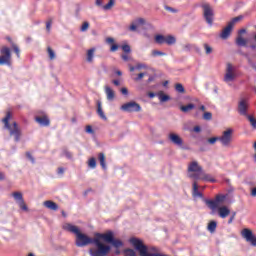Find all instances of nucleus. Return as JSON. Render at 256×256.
<instances>
[{"label": "nucleus", "mask_w": 256, "mask_h": 256, "mask_svg": "<svg viewBox=\"0 0 256 256\" xmlns=\"http://www.w3.org/2000/svg\"><path fill=\"white\" fill-rule=\"evenodd\" d=\"M137 25L132 23L131 26L129 27V30L132 31V32H135L137 30Z\"/></svg>", "instance_id": "6e6d98bb"}, {"label": "nucleus", "mask_w": 256, "mask_h": 256, "mask_svg": "<svg viewBox=\"0 0 256 256\" xmlns=\"http://www.w3.org/2000/svg\"><path fill=\"white\" fill-rule=\"evenodd\" d=\"M88 167L90 169H96L97 167V162H96V158L95 157H92L88 160Z\"/></svg>", "instance_id": "7c9ffc66"}, {"label": "nucleus", "mask_w": 256, "mask_h": 256, "mask_svg": "<svg viewBox=\"0 0 256 256\" xmlns=\"http://www.w3.org/2000/svg\"><path fill=\"white\" fill-rule=\"evenodd\" d=\"M245 117H247V119L251 125V128H253L255 130L256 129V119L252 115H248Z\"/></svg>", "instance_id": "2f4dec72"}, {"label": "nucleus", "mask_w": 256, "mask_h": 256, "mask_svg": "<svg viewBox=\"0 0 256 256\" xmlns=\"http://www.w3.org/2000/svg\"><path fill=\"white\" fill-rule=\"evenodd\" d=\"M125 256H136V252L133 249L124 250Z\"/></svg>", "instance_id": "a18cd8bd"}, {"label": "nucleus", "mask_w": 256, "mask_h": 256, "mask_svg": "<svg viewBox=\"0 0 256 256\" xmlns=\"http://www.w3.org/2000/svg\"><path fill=\"white\" fill-rule=\"evenodd\" d=\"M106 43L111 45V44L115 43V40L113 38H111V37H108L106 39Z\"/></svg>", "instance_id": "bf43d9fd"}, {"label": "nucleus", "mask_w": 256, "mask_h": 256, "mask_svg": "<svg viewBox=\"0 0 256 256\" xmlns=\"http://www.w3.org/2000/svg\"><path fill=\"white\" fill-rule=\"evenodd\" d=\"M169 140L170 142H172L174 145L178 147H182L184 143L183 139H181L178 134H174V133L169 134Z\"/></svg>", "instance_id": "4468645a"}, {"label": "nucleus", "mask_w": 256, "mask_h": 256, "mask_svg": "<svg viewBox=\"0 0 256 256\" xmlns=\"http://www.w3.org/2000/svg\"><path fill=\"white\" fill-rule=\"evenodd\" d=\"M95 52H96V48H90L87 51V62L88 63H92L93 62V58L95 57Z\"/></svg>", "instance_id": "5701e85b"}, {"label": "nucleus", "mask_w": 256, "mask_h": 256, "mask_svg": "<svg viewBox=\"0 0 256 256\" xmlns=\"http://www.w3.org/2000/svg\"><path fill=\"white\" fill-rule=\"evenodd\" d=\"M191 49H192V45L191 44L183 45V50L190 51Z\"/></svg>", "instance_id": "4d7b16f0"}, {"label": "nucleus", "mask_w": 256, "mask_h": 256, "mask_svg": "<svg viewBox=\"0 0 256 256\" xmlns=\"http://www.w3.org/2000/svg\"><path fill=\"white\" fill-rule=\"evenodd\" d=\"M119 49V46L117 44H112L110 51L112 53H115Z\"/></svg>", "instance_id": "8fccbe9b"}, {"label": "nucleus", "mask_w": 256, "mask_h": 256, "mask_svg": "<svg viewBox=\"0 0 256 256\" xmlns=\"http://www.w3.org/2000/svg\"><path fill=\"white\" fill-rule=\"evenodd\" d=\"M86 133H89V134H93L94 133L91 125H87L86 126Z\"/></svg>", "instance_id": "603ef678"}, {"label": "nucleus", "mask_w": 256, "mask_h": 256, "mask_svg": "<svg viewBox=\"0 0 256 256\" xmlns=\"http://www.w3.org/2000/svg\"><path fill=\"white\" fill-rule=\"evenodd\" d=\"M204 49H205L206 55H210L213 53V48L209 46V44L207 43L204 44Z\"/></svg>", "instance_id": "58836bf2"}, {"label": "nucleus", "mask_w": 256, "mask_h": 256, "mask_svg": "<svg viewBox=\"0 0 256 256\" xmlns=\"http://www.w3.org/2000/svg\"><path fill=\"white\" fill-rule=\"evenodd\" d=\"M202 119L210 121L213 119V114H211L210 112H205L204 115H202Z\"/></svg>", "instance_id": "ea45409f"}, {"label": "nucleus", "mask_w": 256, "mask_h": 256, "mask_svg": "<svg viewBox=\"0 0 256 256\" xmlns=\"http://www.w3.org/2000/svg\"><path fill=\"white\" fill-rule=\"evenodd\" d=\"M157 97H158V100H160V102L162 103L168 102L169 100H171V97L165 94L164 92L157 93Z\"/></svg>", "instance_id": "b1692460"}, {"label": "nucleus", "mask_w": 256, "mask_h": 256, "mask_svg": "<svg viewBox=\"0 0 256 256\" xmlns=\"http://www.w3.org/2000/svg\"><path fill=\"white\" fill-rule=\"evenodd\" d=\"M193 131H194L195 133H201V127H200V126H195V127L193 128Z\"/></svg>", "instance_id": "e2e57ef3"}, {"label": "nucleus", "mask_w": 256, "mask_h": 256, "mask_svg": "<svg viewBox=\"0 0 256 256\" xmlns=\"http://www.w3.org/2000/svg\"><path fill=\"white\" fill-rule=\"evenodd\" d=\"M234 79H235V74L233 73V66H231V64H228V66L226 67V74L224 77V81L230 82V81H234Z\"/></svg>", "instance_id": "2eb2a0df"}, {"label": "nucleus", "mask_w": 256, "mask_h": 256, "mask_svg": "<svg viewBox=\"0 0 256 256\" xmlns=\"http://www.w3.org/2000/svg\"><path fill=\"white\" fill-rule=\"evenodd\" d=\"M243 19V16L242 15H239L235 18H232V20L229 21V25L234 27L236 23H239L241 20Z\"/></svg>", "instance_id": "c756f323"}, {"label": "nucleus", "mask_w": 256, "mask_h": 256, "mask_svg": "<svg viewBox=\"0 0 256 256\" xmlns=\"http://www.w3.org/2000/svg\"><path fill=\"white\" fill-rule=\"evenodd\" d=\"M47 51H48L50 60H55V52L53 51V49H51L50 46L47 48Z\"/></svg>", "instance_id": "c03bdc74"}, {"label": "nucleus", "mask_w": 256, "mask_h": 256, "mask_svg": "<svg viewBox=\"0 0 256 256\" xmlns=\"http://www.w3.org/2000/svg\"><path fill=\"white\" fill-rule=\"evenodd\" d=\"M129 242L138 251L139 256H167L166 254L149 253L148 247L143 244V241L141 239L133 237L129 240Z\"/></svg>", "instance_id": "7ed1b4c3"}, {"label": "nucleus", "mask_w": 256, "mask_h": 256, "mask_svg": "<svg viewBox=\"0 0 256 256\" xmlns=\"http://www.w3.org/2000/svg\"><path fill=\"white\" fill-rule=\"evenodd\" d=\"M5 180V173L0 171V181Z\"/></svg>", "instance_id": "69168bd1"}, {"label": "nucleus", "mask_w": 256, "mask_h": 256, "mask_svg": "<svg viewBox=\"0 0 256 256\" xmlns=\"http://www.w3.org/2000/svg\"><path fill=\"white\" fill-rule=\"evenodd\" d=\"M122 59H123L124 61H128V60H129V56L126 55V54H123V55H122Z\"/></svg>", "instance_id": "774afa93"}, {"label": "nucleus", "mask_w": 256, "mask_h": 256, "mask_svg": "<svg viewBox=\"0 0 256 256\" xmlns=\"http://www.w3.org/2000/svg\"><path fill=\"white\" fill-rule=\"evenodd\" d=\"M202 10L204 14V19L206 23L213 25L214 21V10L211 8L210 4H202Z\"/></svg>", "instance_id": "6e6552de"}, {"label": "nucleus", "mask_w": 256, "mask_h": 256, "mask_svg": "<svg viewBox=\"0 0 256 256\" xmlns=\"http://www.w3.org/2000/svg\"><path fill=\"white\" fill-rule=\"evenodd\" d=\"M26 157L27 159H30L32 163H35V159L30 152H26Z\"/></svg>", "instance_id": "3c124183"}, {"label": "nucleus", "mask_w": 256, "mask_h": 256, "mask_svg": "<svg viewBox=\"0 0 256 256\" xmlns=\"http://www.w3.org/2000/svg\"><path fill=\"white\" fill-rule=\"evenodd\" d=\"M89 28H90V23L86 21V22H83L80 30L81 32H86L89 30Z\"/></svg>", "instance_id": "a19ab883"}, {"label": "nucleus", "mask_w": 256, "mask_h": 256, "mask_svg": "<svg viewBox=\"0 0 256 256\" xmlns=\"http://www.w3.org/2000/svg\"><path fill=\"white\" fill-rule=\"evenodd\" d=\"M99 162L102 167V169H106V163H105V155L104 153L99 154Z\"/></svg>", "instance_id": "72a5a7b5"}, {"label": "nucleus", "mask_w": 256, "mask_h": 256, "mask_svg": "<svg viewBox=\"0 0 256 256\" xmlns=\"http://www.w3.org/2000/svg\"><path fill=\"white\" fill-rule=\"evenodd\" d=\"M188 172H193V174H189V178L199 180L202 174V167L198 165L197 161H193L188 166Z\"/></svg>", "instance_id": "423d86ee"}, {"label": "nucleus", "mask_w": 256, "mask_h": 256, "mask_svg": "<svg viewBox=\"0 0 256 256\" xmlns=\"http://www.w3.org/2000/svg\"><path fill=\"white\" fill-rule=\"evenodd\" d=\"M205 180V181H208V182H211V183H215L216 180L214 178H211L210 175L208 174H205L204 176L200 177L199 180Z\"/></svg>", "instance_id": "e433bc0d"}, {"label": "nucleus", "mask_w": 256, "mask_h": 256, "mask_svg": "<svg viewBox=\"0 0 256 256\" xmlns=\"http://www.w3.org/2000/svg\"><path fill=\"white\" fill-rule=\"evenodd\" d=\"M217 141H219L218 137H212L207 140V143H210L211 145H214Z\"/></svg>", "instance_id": "de8ad7c7"}, {"label": "nucleus", "mask_w": 256, "mask_h": 256, "mask_svg": "<svg viewBox=\"0 0 256 256\" xmlns=\"http://www.w3.org/2000/svg\"><path fill=\"white\" fill-rule=\"evenodd\" d=\"M134 24L139 27V26L145 25L146 24V20L143 19V18H138V19L135 20Z\"/></svg>", "instance_id": "79ce46f5"}, {"label": "nucleus", "mask_w": 256, "mask_h": 256, "mask_svg": "<svg viewBox=\"0 0 256 256\" xmlns=\"http://www.w3.org/2000/svg\"><path fill=\"white\" fill-rule=\"evenodd\" d=\"M63 230L67 232H71L76 235V240H75L76 247H86L90 244H94L96 249L89 250L90 256H98L99 254H106L110 248L109 245L103 244L100 241L101 238H99L98 236V234L100 233H96L95 238L92 239L88 235L81 233L80 229L77 226L73 224H68V223L63 225Z\"/></svg>", "instance_id": "f257e3e1"}, {"label": "nucleus", "mask_w": 256, "mask_h": 256, "mask_svg": "<svg viewBox=\"0 0 256 256\" xmlns=\"http://www.w3.org/2000/svg\"><path fill=\"white\" fill-rule=\"evenodd\" d=\"M35 121L42 127H48L50 125V120L47 115L37 116Z\"/></svg>", "instance_id": "dca6fc26"}, {"label": "nucleus", "mask_w": 256, "mask_h": 256, "mask_svg": "<svg viewBox=\"0 0 256 256\" xmlns=\"http://www.w3.org/2000/svg\"><path fill=\"white\" fill-rule=\"evenodd\" d=\"M155 42H156L158 45H163V44H165V36H163V35H157V36H155Z\"/></svg>", "instance_id": "473e14b6"}, {"label": "nucleus", "mask_w": 256, "mask_h": 256, "mask_svg": "<svg viewBox=\"0 0 256 256\" xmlns=\"http://www.w3.org/2000/svg\"><path fill=\"white\" fill-rule=\"evenodd\" d=\"M249 99L248 98H241L240 101L238 102V113L241 116L247 117L249 116Z\"/></svg>", "instance_id": "1a4fd4ad"}, {"label": "nucleus", "mask_w": 256, "mask_h": 256, "mask_svg": "<svg viewBox=\"0 0 256 256\" xmlns=\"http://www.w3.org/2000/svg\"><path fill=\"white\" fill-rule=\"evenodd\" d=\"M217 209H218V215H219L220 218L225 219V218L229 217L230 210H229L228 207L223 206V207H220V208H217Z\"/></svg>", "instance_id": "6ab92c4d"}, {"label": "nucleus", "mask_w": 256, "mask_h": 256, "mask_svg": "<svg viewBox=\"0 0 256 256\" xmlns=\"http://www.w3.org/2000/svg\"><path fill=\"white\" fill-rule=\"evenodd\" d=\"M105 93L108 101H113L115 99V92L112 90V88L106 86Z\"/></svg>", "instance_id": "4be33fe9"}, {"label": "nucleus", "mask_w": 256, "mask_h": 256, "mask_svg": "<svg viewBox=\"0 0 256 256\" xmlns=\"http://www.w3.org/2000/svg\"><path fill=\"white\" fill-rule=\"evenodd\" d=\"M65 173V168H63V167H58V169H57V174L58 175H63Z\"/></svg>", "instance_id": "864d4df0"}, {"label": "nucleus", "mask_w": 256, "mask_h": 256, "mask_svg": "<svg viewBox=\"0 0 256 256\" xmlns=\"http://www.w3.org/2000/svg\"><path fill=\"white\" fill-rule=\"evenodd\" d=\"M101 240H104L105 243H111L113 247H116L117 249L120 247H123V242L120 239H115L113 237L112 231H107L105 234H97Z\"/></svg>", "instance_id": "20e7f679"}, {"label": "nucleus", "mask_w": 256, "mask_h": 256, "mask_svg": "<svg viewBox=\"0 0 256 256\" xmlns=\"http://www.w3.org/2000/svg\"><path fill=\"white\" fill-rule=\"evenodd\" d=\"M12 49L14 50L15 55L19 58L21 56V50H19V47L15 43H12Z\"/></svg>", "instance_id": "4c0bfd02"}, {"label": "nucleus", "mask_w": 256, "mask_h": 256, "mask_svg": "<svg viewBox=\"0 0 256 256\" xmlns=\"http://www.w3.org/2000/svg\"><path fill=\"white\" fill-rule=\"evenodd\" d=\"M195 108H196L195 104H187V105L180 106V111L182 113H190Z\"/></svg>", "instance_id": "412c9836"}, {"label": "nucleus", "mask_w": 256, "mask_h": 256, "mask_svg": "<svg viewBox=\"0 0 256 256\" xmlns=\"http://www.w3.org/2000/svg\"><path fill=\"white\" fill-rule=\"evenodd\" d=\"M234 26H226L223 30L222 33L220 34V38L226 40L230 37L231 31H233Z\"/></svg>", "instance_id": "a211bd4d"}, {"label": "nucleus", "mask_w": 256, "mask_h": 256, "mask_svg": "<svg viewBox=\"0 0 256 256\" xmlns=\"http://www.w3.org/2000/svg\"><path fill=\"white\" fill-rule=\"evenodd\" d=\"M236 217V213H232V216L229 218L228 220V224L230 225L231 223H233V221L235 220Z\"/></svg>", "instance_id": "13d9d810"}, {"label": "nucleus", "mask_w": 256, "mask_h": 256, "mask_svg": "<svg viewBox=\"0 0 256 256\" xmlns=\"http://www.w3.org/2000/svg\"><path fill=\"white\" fill-rule=\"evenodd\" d=\"M11 117V112H7L5 118L2 119V123H4L5 129L9 131V135L14 137L15 142H19V140H21L22 133L16 122H13L12 124L9 123Z\"/></svg>", "instance_id": "f03ea898"}, {"label": "nucleus", "mask_w": 256, "mask_h": 256, "mask_svg": "<svg viewBox=\"0 0 256 256\" xmlns=\"http://www.w3.org/2000/svg\"><path fill=\"white\" fill-rule=\"evenodd\" d=\"M147 75L146 72H140L139 74L135 75V74H132V79L133 81H136V82H139L141 81L145 76Z\"/></svg>", "instance_id": "c85d7f7f"}, {"label": "nucleus", "mask_w": 256, "mask_h": 256, "mask_svg": "<svg viewBox=\"0 0 256 256\" xmlns=\"http://www.w3.org/2000/svg\"><path fill=\"white\" fill-rule=\"evenodd\" d=\"M193 196L203 198V194L198 190L197 182L193 183Z\"/></svg>", "instance_id": "cd10ccee"}, {"label": "nucleus", "mask_w": 256, "mask_h": 256, "mask_svg": "<svg viewBox=\"0 0 256 256\" xmlns=\"http://www.w3.org/2000/svg\"><path fill=\"white\" fill-rule=\"evenodd\" d=\"M64 155L65 157H67L68 159H72V153L69 151H64Z\"/></svg>", "instance_id": "052dcab7"}, {"label": "nucleus", "mask_w": 256, "mask_h": 256, "mask_svg": "<svg viewBox=\"0 0 256 256\" xmlns=\"http://www.w3.org/2000/svg\"><path fill=\"white\" fill-rule=\"evenodd\" d=\"M97 107H98V109L96 110V112L98 113L99 117L102 120H107V118H106V116H105V114L103 112L102 103L98 101Z\"/></svg>", "instance_id": "393cba45"}, {"label": "nucleus", "mask_w": 256, "mask_h": 256, "mask_svg": "<svg viewBox=\"0 0 256 256\" xmlns=\"http://www.w3.org/2000/svg\"><path fill=\"white\" fill-rule=\"evenodd\" d=\"M12 196H13L14 200L17 201L18 206L20 207V209H22L24 211H29V208H28L27 204L25 203V201L23 199L22 192H13Z\"/></svg>", "instance_id": "ddd939ff"}, {"label": "nucleus", "mask_w": 256, "mask_h": 256, "mask_svg": "<svg viewBox=\"0 0 256 256\" xmlns=\"http://www.w3.org/2000/svg\"><path fill=\"white\" fill-rule=\"evenodd\" d=\"M217 228V222L212 220L210 223L207 225V231L210 233H215Z\"/></svg>", "instance_id": "a878e982"}, {"label": "nucleus", "mask_w": 256, "mask_h": 256, "mask_svg": "<svg viewBox=\"0 0 256 256\" xmlns=\"http://www.w3.org/2000/svg\"><path fill=\"white\" fill-rule=\"evenodd\" d=\"M232 136H233V130L228 129V130H225L222 136L218 137V139L223 146L228 147L231 143Z\"/></svg>", "instance_id": "f8f14e48"}, {"label": "nucleus", "mask_w": 256, "mask_h": 256, "mask_svg": "<svg viewBox=\"0 0 256 256\" xmlns=\"http://www.w3.org/2000/svg\"><path fill=\"white\" fill-rule=\"evenodd\" d=\"M111 251V247H109V250H107V253L105 254H99L98 256H108Z\"/></svg>", "instance_id": "338daca9"}, {"label": "nucleus", "mask_w": 256, "mask_h": 256, "mask_svg": "<svg viewBox=\"0 0 256 256\" xmlns=\"http://www.w3.org/2000/svg\"><path fill=\"white\" fill-rule=\"evenodd\" d=\"M175 42H176V40H175L174 36H167V37H165V43L167 45H174Z\"/></svg>", "instance_id": "c9c22d12"}, {"label": "nucleus", "mask_w": 256, "mask_h": 256, "mask_svg": "<svg viewBox=\"0 0 256 256\" xmlns=\"http://www.w3.org/2000/svg\"><path fill=\"white\" fill-rule=\"evenodd\" d=\"M52 23H53V19H51V18H49V20L46 21V31L50 32Z\"/></svg>", "instance_id": "49530a36"}, {"label": "nucleus", "mask_w": 256, "mask_h": 256, "mask_svg": "<svg viewBox=\"0 0 256 256\" xmlns=\"http://www.w3.org/2000/svg\"><path fill=\"white\" fill-rule=\"evenodd\" d=\"M164 9H166L168 12H172V13H177V10H174L172 7L170 6H164Z\"/></svg>", "instance_id": "5fc2aeb1"}, {"label": "nucleus", "mask_w": 256, "mask_h": 256, "mask_svg": "<svg viewBox=\"0 0 256 256\" xmlns=\"http://www.w3.org/2000/svg\"><path fill=\"white\" fill-rule=\"evenodd\" d=\"M95 5L104 8L105 11L110 10L115 5V0H110L107 4L103 5L102 0H95Z\"/></svg>", "instance_id": "f3484780"}, {"label": "nucleus", "mask_w": 256, "mask_h": 256, "mask_svg": "<svg viewBox=\"0 0 256 256\" xmlns=\"http://www.w3.org/2000/svg\"><path fill=\"white\" fill-rule=\"evenodd\" d=\"M250 195L251 197H256V187L251 189Z\"/></svg>", "instance_id": "680f3d73"}, {"label": "nucleus", "mask_w": 256, "mask_h": 256, "mask_svg": "<svg viewBox=\"0 0 256 256\" xmlns=\"http://www.w3.org/2000/svg\"><path fill=\"white\" fill-rule=\"evenodd\" d=\"M236 45L240 47H246L247 45V40L242 38V36H238L236 38Z\"/></svg>", "instance_id": "bb28decb"}, {"label": "nucleus", "mask_w": 256, "mask_h": 256, "mask_svg": "<svg viewBox=\"0 0 256 256\" xmlns=\"http://www.w3.org/2000/svg\"><path fill=\"white\" fill-rule=\"evenodd\" d=\"M241 236L245 239V241H247V243H250L251 246L256 247V236L253 234L251 229H242Z\"/></svg>", "instance_id": "9b49d317"}, {"label": "nucleus", "mask_w": 256, "mask_h": 256, "mask_svg": "<svg viewBox=\"0 0 256 256\" xmlns=\"http://www.w3.org/2000/svg\"><path fill=\"white\" fill-rule=\"evenodd\" d=\"M151 55H152V57L165 56L166 53L160 52V51H158V50H152Z\"/></svg>", "instance_id": "37998d69"}, {"label": "nucleus", "mask_w": 256, "mask_h": 256, "mask_svg": "<svg viewBox=\"0 0 256 256\" xmlns=\"http://www.w3.org/2000/svg\"><path fill=\"white\" fill-rule=\"evenodd\" d=\"M43 205L51 211H57L59 209V206L50 200L43 202Z\"/></svg>", "instance_id": "aec40b11"}, {"label": "nucleus", "mask_w": 256, "mask_h": 256, "mask_svg": "<svg viewBox=\"0 0 256 256\" xmlns=\"http://www.w3.org/2000/svg\"><path fill=\"white\" fill-rule=\"evenodd\" d=\"M224 201H226V196L219 194L216 196V198L214 200L206 199L205 203H206L207 207L210 208V210L215 211V210H217L218 206L223 204Z\"/></svg>", "instance_id": "0eeeda50"}, {"label": "nucleus", "mask_w": 256, "mask_h": 256, "mask_svg": "<svg viewBox=\"0 0 256 256\" xmlns=\"http://www.w3.org/2000/svg\"><path fill=\"white\" fill-rule=\"evenodd\" d=\"M0 65H11L12 54L11 50L7 46H2L0 49Z\"/></svg>", "instance_id": "39448f33"}, {"label": "nucleus", "mask_w": 256, "mask_h": 256, "mask_svg": "<svg viewBox=\"0 0 256 256\" xmlns=\"http://www.w3.org/2000/svg\"><path fill=\"white\" fill-rule=\"evenodd\" d=\"M120 109L126 113H139L141 112V106L140 104H137L134 101H131L129 103L123 104Z\"/></svg>", "instance_id": "9d476101"}, {"label": "nucleus", "mask_w": 256, "mask_h": 256, "mask_svg": "<svg viewBox=\"0 0 256 256\" xmlns=\"http://www.w3.org/2000/svg\"><path fill=\"white\" fill-rule=\"evenodd\" d=\"M120 91L122 92L123 95H125V96L128 95V89L127 88H122Z\"/></svg>", "instance_id": "0e129e2a"}, {"label": "nucleus", "mask_w": 256, "mask_h": 256, "mask_svg": "<svg viewBox=\"0 0 256 256\" xmlns=\"http://www.w3.org/2000/svg\"><path fill=\"white\" fill-rule=\"evenodd\" d=\"M175 91L181 93V94H184L185 93V88L183 86V84L181 83H176L175 85Z\"/></svg>", "instance_id": "f704fd0d"}, {"label": "nucleus", "mask_w": 256, "mask_h": 256, "mask_svg": "<svg viewBox=\"0 0 256 256\" xmlns=\"http://www.w3.org/2000/svg\"><path fill=\"white\" fill-rule=\"evenodd\" d=\"M122 49L125 53H130L131 52V48L129 45H123Z\"/></svg>", "instance_id": "09e8293b"}]
</instances>
